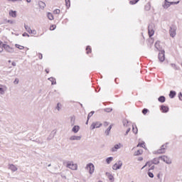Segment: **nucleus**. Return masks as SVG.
<instances>
[{
  "mask_svg": "<svg viewBox=\"0 0 182 182\" xmlns=\"http://www.w3.org/2000/svg\"><path fill=\"white\" fill-rule=\"evenodd\" d=\"M178 4H180V0H178L177 1H171V2H169L167 0H165L162 6L164 9H168V8H170L171 5H178Z\"/></svg>",
  "mask_w": 182,
  "mask_h": 182,
  "instance_id": "f257e3e1",
  "label": "nucleus"
},
{
  "mask_svg": "<svg viewBox=\"0 0 182 182\" xmlns=\"http://www.w3.org/2000/svg\"><path fill=\"white\" fill-rule=\"evenodd\" d=\"M66 167L67 168H70V170L76 171L77 170V164H75V162L72 161H68L66 164Z\"/></svg>",
  "mask_w": 182,
  "mask_h": 182,
  "instance_id": "f03ea898",
  "label": "nucleus"
},
{
  "mask_svg": "<svg viewBox=\"0 0 182 182\" xmlns=\"http://www.w3.org/2000/svg\"><path fill=\"white\" fill-rule=\"evenodd\" d=\"M85 170L88 171L90 176H92L95 173V164L88 163L85 166Z\"/></svg>",
  "mask_w": 182,
  "mask_h": 182,
  "instance_id": "7ed1b4c3",
  "label": "nucleus"
},
{
  "mask_svg": "<svg viewBox=\"0 0 182 182\" xmlns=\"http://www.w3.org/2000/svg\"><path fill=\"white\" fill-rule=\"evenodd\" d=\"M122 167H123V162L118 161L112 166V170L117 171V170H121Z\"/></svg>",
  "mask_w": 182,
  "mask_h": 182,
  "instance_id": "20e7f679",
  "label": "nucleus"
},
{
  "mask_svg": "<svg viewBox=\"0 0 182 182\" xmlns=\"http://www.w3.org/2000/svg\"><path fill=\"white\" fill-rule=\"evenodd\" d=\"M169 35L171 38H176V36L177 35V27H171L169 30Z\"/></svg>",
  "mask_w": 182,
  "mask_h": 182,
  "instance_id": "39448f33",
  "label": "nucleus"
},
{
  "mask_svg": "<svg viewBox=\"0 0 182 182\" xmlns=\"http://www.w3.org/2000/svg\"><path fill=\"white\" fill-rule=\"evenodd\" d=\"M161 160H162V161H164V163H166V164H171L172 161H171V159H170V157L167 156H159V158Z\"/></svg>",
  "mask_w": 182,
  "mask_h": 182,
  "instance_id": "423d86ee",
  "label": "nucleus"
},
{
  "mask_svg": "<svg viewBox=\"0 0 182 182\" xmlns=\"http://www.w3.org/2000/svg\"><path fill=\"white\" fill-rule=\"evenodd\" d=\"M147 168L148 171H150V170H154V165H153V163L151 162H147L142 168L141 170Z\"/></svg>",
  "mask_w": 182,
  "mask_h": 182,
  "instance_id": "0eeeda50",
  "label": "nucleus"
},
{
  "mask_svg": "<svg viewBox=\"0 0 182 182\" xmlns=\"http://www.w3.org/2000/svg\"><path fill=\"white\" fill-rule=\"evenodd\" d=\"M165 53H166V52L164 51V50H161L159 51V59L160 62H164V60H166Z\"/></svg>",
  "mask_w": 182,
  "mask_h": 182,
  "instance_id": "6e6552de",
  "label": "nucleus"
},
{
  "mask_svg": "<svg viewBox=\"0 0 182 182\" xmlns=\"http://www.w3.org/2000/svg\"><path fill=\"white\" fill-rule=\"evenodd\" d=\"M122 147H123V144L118 143L111 148V151L112 153H115V151H117L119 149H122Z\"/></svg>",
  "mask_w": 182,
  "mask_h": 182,
  "instance_id": "1a4fd4ad",
  "label": "nucleus"
},
{
  "mask_svg": "<svg viewBox=\"0 0 182 182\" xmlns=\"http://www.w3.org/2000/svg\"><path fill=\"white\" fill-rule=\"evenodd\" d=\"M70 141H80L82 136L80 135H72L70 137Z\"/></svg>",
  "mask_w": 182,
  "mask_h": 182,
  "instance_id": "9d476101",
  "label": "nucleus"
},
{
  "mask_svg": "<svg viewBox=\"0 0 182 182\" xmlns=\"http://www.w3.org/2000/svg\"><path fill=\"white\" fill-rule=\"evenodd\" d=\"M101 126L102 123L99 122H93L90 126V129H92V130H95V129H99V127H100Z\"/></svg>",
  "mask_w": 182,
  "mask_h": 182,
  "instance_id": "9b49d317",
  "label": "nucleus"
},
{
  "mask_svg": "<svg viewBox=\"0 0 182 182\" xmlns=\"http://www.w3.org/2000/svg\"><path fill=\"white\" fill-rule=\"evenodd\" d=\"M6 90H8L6 85L0 84V95H5Z\"/></svg>",
  "mask_w": 182,
  "mask_h": 182,
  "instance_id": "f8f14e48",
  "label": "nucleus"
},
{
  "mask_svg": "<svg viewBox=\"0 0 182 182\" xmlns=\"http://www.w3.org/2000/svg\"><path fill=\"white\" fill-rule=\"evenodd\" d=\"M167 149V144H165L161 146V149L157 151L159 154H163V153H166V149Z\"/></svg>",
  "mask_w": 182,
  "mask_h": 182,
  "instance_id": "ddd939ff",
  "label": "nucleus"
},
{
  "mask_svg": "<svg viewBox=\"0 0 182 182\" xmlns=\"http://www.w3.org/2000/svg\"><path fill=\"white\" fill-rule=\"evenodd\" d=\"M38 6L39 9H41V11H43L46 6V4H45V2L40 1L38 2Z\"/></svg>",
  "mask_w": 182,
  "mask_h": 182,
  "instance_id": "4468645a",
  "label": "nucleus"
},
{
  "mask_svg": "<svg viewBox=\"0 0 182 182\" xmlns=\"http://www.w3.org/2000/svg\"><path fill=\"white\" fill-rule=\"evenodd\" d=\"M9 170H11L12 173H15V171H18V167L14 164H9Z\"/></svg>",
  "mask_w": 182,
  "mask_h": 182,
  "instance_id": "2eb2a0df",
  "label": "nucleus"
},
{
  "mask_svg": "<svg viewBox=\"0 0 182 182\" xmlns=\"http://www.w3.org/2000/svg\"><path fill=\"white\" fill-rule=\"evenodd\" d=\"M9 15L11 18H16V16H18L17 11L14 10H10Z\"/></svg>",
  "mask_w": 182,
  "mask_h": 182,
  "instance_id": "dca6fc26",
  "label": "nucleus"
},
{
  "mask_svg": "<svg viewBox=\"0 0 182 182\" xmlns=\"http://www.w3.org/2000/svg\"><path fill=\"white\" fill-rule=\"evenodd\" d=\"M168 110H170V109L168 108V106H166V105L161 106V112H162V113H168Z\"/></svg>",
  "mask_w": 182,
  "mask_h": 182,
  "instance_id": "f3484780",
  "label": "nucleus"
},
{
  "mask_svg": "<svg viewBox=\"0 0 182 182\" xmlns=\"http://www.w3.org/2000/svg\"><path fill=\"white\" fill-rule=\"evenodd\" d=\"M4 49L6 52H9V53H12V52H14V48L6 44L4 45Z\"/></svg>",
  "mask_w": 182,
  "mask_h": 182,
  "instance_id": "a211bd4d",
  "label": "nucleus"
},
{
  "mask_svg": "<svg viewBox=\"0 0 182 182\" xmlns=\"http://www.w3.org/2000/svg\"><path fill=\"white\" fill-rule=\"evenodd\" d=\"M62 103L60 102H58L55 107V110H56V112H60L62 110Z\"/></svg>",
  "mask_w": 182,
  "mask_h": 182,
  "instance_id": "6ab92c4d",
  "label": "nucleus"
},
{
  "mask_svg": "<svg viewBox=\"0 0 182 182\" xmlns=\"http://www.w3.org/2000/svg\"><path fill=\"white\" fill-rule=\"evenodd\" d=\"M79 130H80V127H79V125H75L72 128L73 133H78Z\"/></svg>",
  "mask_w": 182,
  "mask_h": 182,
  "instance_id": "aec40b11",
  "label": "nucleus"
},
{
  "mask_svg": "<svg viewBox=\"0 0 182 182\" xmlns=\"http://www.w3.org/2000/svg\"><path fill=\"white\" fill-rule=\"evenodd\" d=\"M46 16L48 19H49V21H53V19H55V17L53 16V14L50 12H47Z\"/></svg>",
  "mask_w": 182,
  "mask_h": 182,
  "instance_id": "412c9836",
  "label": "nucleus"
},
{
  "mask_svg": "<svg viewBox=\"0 0 182 182\" xmlns=\"http://www.w3.org/2000/svg\"><path fill=\"white\" fill-rule=\"evenodd\" d=\"M113 160H114V158L112 156H109L105 159V161H106L107 164H110V163H112V161H113Z\"/></svg>",
  "mask_w": 182,
  "mask_h": 182,
  "instance_id": "4be33fe9",
  "label": "nucleus"
},
{
  "mask_svg": "<svg viewBox=\"0 0 182 182\" xmlns=\"http://www.w3.org/2000/svg\"><path fill=\"white\" fill-rule=\"evenodd\" d=\"M141 154H143V150L141 149H139L134 153V156H140Z\"/></svg>",
  "mask_w": 182,
  "mask_h": 182,
  "instance_id": "5701e85b",
  "label": "nucleus"
},
{
  "mask_svg": "<svg viewBox=\"0 0 182 182\" xmlns=\"http://www.w3.org/2000/svg\"><path fill=\"white\" fill-rule=\"evenodd\" d=\"M4 48H5V44H4L2 41H0V53H2V52H4Z\"/></svg>",
  "mask_w": 182,
  "mask_h": 182,
  "instance_id": "b1692460",
  "label": "nucleus"
},
{
  "mask_svg": "<svg viewBox=\"0 0 182 182\" xmlns=\"http://www.w3.org/2000/svg\"><path fill=\"white\" fill-rule=\"evenodd\" d=\"M132 132L134 134H137L139 130L137 129V127L136 125H132Z\"/></svg>",
  "mask_w": 182,
  "mask_h": 182,
  "instance_id": "393cba45",
  "label": "nucleus"
},
{
  "mask_svg": "<svg viewBox=\"0 0 182 182\" xmlns=\"http://www.w3.org/2000/svg\"><path fill=\"white\" fill-rule=\"evenodd\" d=\"M15 46L16 48H17V49H19L20 50H23V49H25V47L19 44H16Z\"/></svg>",
  "mask_w": 182,
  "mask_h": 182,
  "instance_id": "a878e982",
  "label": "nucleus"
},
{
  "mask_svg": "<svg viewBox=\"0 0 182 182\" xmlns=\"http://www.w3.org/2000/svg\"><path fill=\"white\" fill-rule=\"evenodd\" d=\"M159 102H161V103H164L166 102V97H164V96L159 97Z\"/></svg>",
  "mask_w": 182,
  "mask_h": 182,
  "instance_id": "bb28decb",
  "label": "nucleus"
},
{
  "mask_svg": "<svg viewBox=\"0 0 182 182\" xmlns=\"http://www.w3.org/2000/svg\"><path fill=\"white\" fill-rule=\"evenodd\" d=\"M176 96V91H171L169 93V97L173 99Z\"/></svg>",
  "mask_w": 182,
  "mask_h": 182,
  "instance_id": "cd10ccee",
  "label": "nucleus"
},
{
  "mask_svg": "<svg viewBox=\"0 0 182 182\" xmlns=\"http://www.w3.org/2000/svg\"><path fill=\"white\" fill-rule=\"evenodd\" d=\"M107 177L109 180L111 181L112 182L114 181V177L113 176V175L108 173Z\"/></svg>",
  "mask_w": 182,
  "mask_h": 182,
  "instance_id": "c85d7f7f",
  "label": "nucleus"
},
{
  "mask_svg": "<svg viewBox=\"0 0 182 182\" xmlns=\"http://www.w3.org/2000/svg\"><path fill=\"white\" fill-rule=\"evenodd\" d=\"M48 80H50V82H51L52 85H56V80H55V78L50 77V78H48Z\"/></svg>",
  "mask_w": 182,
  "mask_h": 182,
  "instance_id": "c756f323",
  "label": "nucleus"
},
{
  "mask_svg": "<svg viewBox=\"0 0 182 182\" xmlns=\"http://www.w3.org/2000/svg\"><path fill=\"white\" fill-rule=\"evenodd\" d=\"M28 33H31V35H37V32H36V30H32V29H31L30 31L29 30H28Z\"/></svg>",
  "mask_w": 182,
  "mask_h": 182,
  "instance_id": "7c9ffc66",
  "label": "nucleus"
},
{
  "mask_svg": "<svg viewBox=\"0 0 182 182\" xmlns=\"http://www.w3.org/2000/svg\"><path fill=\"white\" fill-rule=\"evenodd\" d=\"M137 147H142L144 149L146 147V144L144 142H139L137 145Z\"/></svg>",
  "mask_w": 182,
  "mask_h": 182,
  "instance_id": "2f4dec72",
  "label": "nucleus"
},
{
  "mask_svg": "<svg viewBox=\"0 0 182 182\" xmlns=\"http://www.w3.org/2000/svg\"><path fill=\"white\" fill-rule=\"evenodd\" d=\"M123 125L125 127H129V121H127V119H124L123 121Z\"/></svg>",
  "mask_w": 182,
  "mask_h": 182,
  "instance_id": "473e14b6",
  "label": "nucleus"
},
{
  "mask_svg": "<svg viewBox=\"0 0 182 182\" xmlns=\"http://www.w3.org/2000/svg\"><path fill=\"white\" fill-rule=\"evenodd\" d=\"M54 15H59L60 14V10L59 9H56L53 11Z\"/></svg>",
  "mask_w": 182,
  "mask_h": 182,
  "instance_id": "72a5a7b5",
  "label": "nucleus"
},
{
  "mask_svg": "<svg viewBox=\"0 0 182 182\" xmlns=\"http://www.w3.org/2000/svg\"><path fill=\"white\" fill-rule=\"evenodd\" d=\"M112 125H109V126L108 127V128H107V130L105 131L106 134H109V133H110V130H112Z\"/></svg>",
  "mask_w": 182,
  "mask_h": 182,
  "instance_id": "f704fd0d",
  "label": "nucleus"
},
{
  "mask_svg": "<svg viewBox=\"0 0 182 182\" xmlns=\"http://www.w3.org/2000/svg\"><path fill=\"white\" fill-rule=\"evenodd\" d=\"M151 8V6L150 5V4H147L145 6V9H146V11H149Z\"/></svg>",
  "mask_w": 182,
  "mask_h": 182,
  "instance_id": "c9c22d12",
  "label": "nucleus"
},
{
  "mask_svg": "<svg viewBox=\"0 0 182 182\" xmlns=\"http://www.w3.org/2000/svg\"><path fill=\"white\" fill-rule=\"evenodd\" d=\"M148 176L151 178H153L154 177V174L153 173L150 172V171H149V172H148Z\"/></svg>",
  "mask_w": 182,
  "mask_h": 182,
  "instance_id": "e433bc0d",
  "label": "nucleus"
},
{
  "mask_svg": "<svg viewBox=\"0 0 182 182\" xmlns=\"http://www.w3.org/2000/svg\"><path fill=\"white\" fill-rule=\"evenodd\" d=\"M66 6L69 8L70 6V0H65Z\"/></svg>",
  "mask_w": 182,
  "mask_h": 182,
  "instance_id": "4c0bfd02",
  "label": "nucleus"
},
{
  "mask_svg": "<svg viewBox=\"0 0 182 182\" xmlns=\"http://www.w3.org/2000/svg\"><path fill=\"white\" fill-rule=\"evenodd\" d=\"M139 0H133V1H131L129 2V4H131V5H134L135 4H137V2L139 1Z\"/></svg>",
  "mask_w": 182,
  "mask_h": 182,
  "instance_id": "58836bf2",
  "label": "nucleus"
},
{
  "mask_svg": "<svg viewBox=\"0 0 182 182\" xmlns=\"http://www.w3.org/2000/svg\"><path fill=\"white\" fill-rule=\"evenodd\" d=\"M94 114H95V112H91L88 114V117H87L88 120L89 119H90V117L93 116Z\"/></svg>",
  "mask_w": 182,
  "mask_h": 182,
  "instance_id": "ea45409f",
  "label": "nucleus"
},
{
  "mask_svg": "<svg viewBox=\"0 0 182 182\" xmlns=\"http://www.w3.org/2000/svg\"><path fill=\"white\" fill-rule=\"evenodd\" d=\"M55 29H56V25H52L50 27V31H55Z\"/></svg>",
  "mask_w": 182,
  "mask_h": 182,
  "instance_id": "a19ab883",
  "label": "nucleus"
},
{
  "mask_svg": "<svg viewBox=\"0 0 182 182\" xmlns=\"http://www.w3.org/2000/svg\"><path fill=\"white\" fill-rule=\"evenodd\" d=\"M19 84V79L16 78L14 81V85H18Z\"/></svg>",
  "mask_w": 182,
  "mask_h": 182,
  "instance_id": "79ce46f5",
  "label": "nucleus"
},
{
  "mask_svg": "<svg viewBox=\"0 0 182 182\" xmlns=\"http://www.w3.org/2000/svg\"><path fill=\"white\" fill-rule=\"evenodd\" d=\"M149 36H153L154 35V31L153 30L149 31Z\"/></svg>",
  "mask_w": 182,
  "mask_h": 182,
  "instance_id": "37998d69",
  "label": "nucleus"
},
{
  "mask_svg": "<svg viewBox=\"0 0 182 182\" xmlns=\"http://www.w3.org/2000/svg\"><path fill=\"white\" fill-rule=\"evenodd\" d=\"M147 112H149V109H144L142 110L143 114H147Z\"/></svg>",
  "mask_w": 182,
  "mask_h": 182,
  "instance_id": "c03bdc74",
  "label": "nucleus"
},
{
  "mask_svg": "<svg viewBox=\"0 0 182 182\" xmlns=\"http://www.w3.org/2000/svg\"><path fill=\"white\" fill-rule=\"evenodd\" d=\"M160 45V42H156V43H155V48H156V49H159V46Z\"/></svg>",
  "mask_w": 182,
  "mask_h": 182,
  "instance_id": "a18cd8bd",
  "label": "nucleus"
},
{
  "mask_svg": "<svg viewBox=\"0 0 182 182\" xmlns=\"http://www.w3.org/2000/svg\"><path fill=\"white\" fill-rule=\"evenodd\" d=\"M9 1V2H21V1L22 0H7Z\"/></svg>",
  "mask_w": 182,
  "mask_h": 182,
  "instance_id": "49530a36",
  "label": "nucleus"
},
{
  "mask_svg": "<svg viewBox=\"0 0 182 182\" xmlns=\"http://www.w3.org/2000/svg\"><path fill=\"white\" fill-rule=\"evenodd\" d=\"M86 50H87V53H90V51L92 50L90 49V47L87 46V48H86Z\"/></svg>",
  "mask_w": 182,
  "mask_h": 182,
  "instance_id": "de8ad7c7",
  "label": "nucleus"
},
{
  "mask_svg": "<svg viewBox=\"0 0 182 182\" xmlns=\"http://www.w3.org/2000/svg\"><path fill=\"white\" fill-rule=\"evenodd\" d=\"M25 29L27 31V32L28 31H31V28H29L28 26H25Z\"/></svg>",
  "mask_w": 182,
  "mask_h": 182,
  "instance_id": "09e8293b",
  "label": "nucleus"
},
{
  "mask_svg": "<svg viewBox=\"0 0 182 182\" xmlns=\"http://www.w3.org/2000/svg\"><path fill=\"white\" fill-rule=\"evenodd\" d=\"M178 97H179V100H182V93L181 92H180L178 94Z\"/></svg>",
  "mask_w": 182,
  "mask_h": 182,
  "instance_id": "8fccbe9b",
  "label": "nucleus"
},
{
  "mask_svg": "<svg viewBox=\"0 0 182 182\" xmlns=\"http://www.w3.org/2000/svg\"><path fill=\"white\" fill-rule=\"evenodd\" d=\"M23 36H28V38H29V34H28L27 33H23Z\"/></svg>",
  "mask_w": 182,
  "mask_h": 182,
  "instance_id": "3c124183",
  "label": "nucleus"
},
{
  "mask_svg": "<svg viewBox=\"0 0 182 182\" xmlns=\"http://www.w3.org/2000/svg\"><path fill=\"white\" fill-rule=\"evenodd\" d=\"M130 132V128H128L127 132H126V135L129 134V132Z\"/></svg>",
  "mask_w": 182,
  "mask_h": 182,
  "instance_id": "603ef678",
  "label": "nucleus"
},
{
  "mask_svg": "<svg viewBox=\"0 0 182 182\" xmlns=\"http://www.w3.org/2000/svg\"><path fill=\"white\" fill-rule=\"evenodd\" d=\"M143 157H139L138 158V161H142Z\"/></svg>",
  "mask_w": 182,
  "mask_h": 182,
  "instance_id": "864d4df0",
  "label": "nucleus"
},
{
  "mask_svg": "<svg viewBox=\"0 0 182 182\" xmlns=\"http://www.w3.org/2000/svg\"><path fill=\"white\" fill-rule=\"evenodd\" d=\"M26 2H28V4H31V2H32V0H26Z\"/></svg>",
  "mask_w": 182,
  "mask_h": 182,
  "instance_id": "5fc2aeb1",
  "label": "nucleus"
},
{
  "mask_svg": "<svg viewBox=\"0 0 182 182\" xmlns=\"http://www.w3.org/2000/svg\"><path fill=\"white\" fill-rule=\"evenodd\" d=\"M109 124V122H104V126H107Z\"/></svg>",
  "mask_w": 182,
  "mask_h": 182,
  "instance_id": "6e6d98bb",
  "label": "nucleus"
},
{
  "mask_svg": "<svg viewBox=\"0 0 182 182\" xmlns=\"http://www.w3.org/2000/svg\"><path fill=\"white\" fill-rule=\"evenodd\" d=\"M12 65H13V66H16V63L13 62V63H12Z\"/></svg>",
  "mask_w": 182,
  "mask_h": 182,
  "instance_id": "4d7b16f0",
  "label": "nucleus"
},
{
  "mask_svg": "<svg viewBox=\"0 0 182 182\" xmlns=\"http://www.w3.org/2000/svg\"><path fill=\"white\" fill-rule=\"evenodd\" d=\"M9 23H14V21H9Z\"/></svg>",
  "mask_w": 182,
  "mask_h": 182,
  "instance_id": "13d9d810",
  "label": "nucleus"
},
{
  "mask_svg": "<svg viewBox=\"0 0 182 182\" xmlns=\"http://www.w3.org/2000/svg\"><path fill=\"white\" fill-rule=\"evenodd\" d=\"M154 163H155V164H159V161H155Z\"/></svg>",
  "mask_w": 182,
  "mask_h": 182,
  "instance_id": "bf43d9fd",
  "label": "nucleus"
},
{
  "mask_svg": "<svg viewBox=\"0 0 182 182\" xmlns=\"http://www.w3.org/2000/svg\"><path fill=\"white\" fill-rule=\"evenodd\" d=\"M39 58H40L41 59H42V55H41L39 56Z\"/></svg>",
  "mask_w": 182,
  "mask_h": 182,
  "instance_id": "052dcab7",
  "label": "nucleus"
},
{
  "mask_svg": "<svg viewBox=\"0 0 182 182\" xmlns=\"http://www.w3.org/2000/svg\"><path fill=\"white\" fill-rule=\"evenodd\" d=\"M158 178H160V175L159 174L158 175Z\"/></svg>",
  "mask_w": 182,
  "mask_h": 182,
  "instance_id": "680f3d73",
  "label": "nucleus"
},
{
  "mask_svg": "<svg viewBox=\"0 0 182 182\" xmlns=\"http://www.w3.org/2000/svg\"><path fill=\"white\" fill-rule=\"evenodd\" d=\"M9 63H11V60H9Z\"/></svg>",
  "mask_w": 182,
  "mask_h": 182,
  "instance_id": "e2e57ef3",
  "label": "nucleus"
},
{
  "mask_svg": "<svg viewBox=\"0 0 182 182\" xmlns=\"http://www.w3.org/2000/svg\"><path fill=\"white\" fill-rule=\"evenodd\" d=\"M86 124H87V122H86Z\"/></svg>",
  "mask_w": 182,
  "mask_h": 182,
  "instance_id": "0e129e2a",
  "label": "nucleus"
},
{
  "mask_svg": "<svg viewBox=\"0 0 182 182\" xmlns=\"http://www.w3.org/2000/svg\"><path fill=\"white\" fill-rule=\"evenodd\" d=\"M131 182H134V181H131Z\"/></svg>",
  "mask_w": 182,
  "mask_h": 182,
  "instance_id": "69168bd1",
  "label": "nucleus"
}]
</instances>
